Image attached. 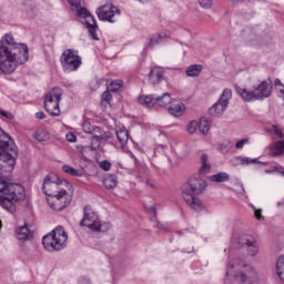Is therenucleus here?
Wrapping results in <instances>:
<instances>
[{
    "mask_svg": "<svg viewBox=\"0 0 284 284\" xmlns=\"http://www.w3.org/2000/svg\"><path fill=\"white\" fill-rule=\"evenodd\" d=\"M26 199V189L18 183H7L6 180L0 178V205L10 214L17 212L19 201Z\"/></svg>",
    "mask_w": 284,
    "mask_h": 284,
    "instance_id": "1",
    "label": "nucleus"
},
{
    "mask_svg": "<svg viewBox=\"0 0 284 284\" xmlns=\"http://www.w3.org/2000/svg\"><path fill=\"white\" fill-rule=\"evenodd\" d=\"M207 182L201 178H191L182 185V199L195 212L203 210V202L199 199L205 193Z\"/></svg>",
    "mask_w": 284,
    "mask_h": 284,
    "instance_id": "2",
    "label": "nucleus"
},
{
    "mask_svg": "<svg viewBox=\"0 0 284 284\" xmlns=\"http://www.w3.org/2000/svg\"><path fill=\"white\" fill-rule=\"evenodd\" d=\"M29 59V49L24 47L22 53L17 49L0 47V74H12L19 65H23Z\"/></svg>",
    "mask_w": 284,
    "mask_h": 284,
    "instance_id": "3",
    "label": "nucleus"
},
{
    "mask_svg": "<svg viewBox=\"0 0 284 284\" xmlns=\"http://www.w3.org/2000/svg\"><path fill=\"white\" fill-rule=\"evenodd\" d=\"M274 85L272 84V80L262 81L257 87H255L252 91H248L245 88H241L235 85V92L245 101L250 103L252 101H263L264 99H270L272 97V90Z\"/></svg>",
    "mask_w": 284,
    "mask_h": 284,
    "instance_id": "4",
    "label": "nucleus"
},
{
    "mask_svg": "<svg viewBox=\"0 0 284 284\" xmlns=\"http://www.w3.org/2000/svg\"><path fill=\"white\" fill-rule=\"evenodd\" d=\"M19 151L12 138L0 129V161L7 163L9 168H14Z\"/></svg>",
    "mask_w": 284,
    "mask_h": 284,
    "instance_id": "5",
    "label": "nucleus"
},
{
    "mask_svg": "<svg viewBox=\"0 0 284 284\" xmlns=\"http://www.w3.org/2000/svg\"><path fill=\"white\" fill-rule=\"evenodd\" d=\"M68 3L71 6L72 12H75L77 17L84 19V26H87L91 39L93 41H99V36H97L99 26L97 24L94 16L91 14L85 7H81V0H68Z\"/></svg>",
    "mask_w": 284,
    "mask_h": 284,
    "instance_id": "6",
    "label": "nucleus"
},
{
    "mask_svg": "<svg viewBox=\"0 0 284 284\" xmlns=\"http://www.w3.org/2000/svg\"><path fill=\"white\" fill-rule=\"evenodd\" d=\"M68 243V233L63 226H57L51 233L42 237V245L47 252H61Z\"/></svg>",
    "mask_w": 284,
    "mask_h": 284,
    "instance_id": "7",
    "label": "nucleus"
},
{
    "mask_svg": "<svg viewBox=\"0 0 284 284\" xmlns=\"http://www.w3.org/2000/svg\"><path fill=\"white\" fill-rule=\"evenodd\" d=\"M80 225L92 230V232H108L110 230V223H101L99 215L90 206H84Z\"/></svg>",
    "mask_w": 284,
    "mask_h": 284,
    "instance_id": "8",
    "label": "nucleus"
},
{
    "mask_svg": "<svg viewBox=\"0 0 284 284\" xmlns=\"http://www.w3.org/2000/svg\"><path fill=\"white\" fill-rule=\"evenodd\" d=\"M62 94L63 92L60 88H53L44 97V109L51 116H61L59 103H61Z\"/></svg>",
    "mask_w": 284,
    "mask_h": 284,
    "instance_id": "9",
    "label": "nucleus"
},
{
    "mask_svg": "<svg viewBox=\"0 0 284 284\" xmlns=\"http://www.w3.org/2000/svg\"><path fill=\"white\" fill-rule=\"evenodd\" d=\"M60 63L64 72H77L81 68V58L79 51L67 49L60 57Z\"/></svg>",
    "mask_w": 284,
    "mask_h": 284,
    "instance_id": "10",
    "label": "nucleus"
},
{
    "mask_svg": "<svg viewBox=\"0 0 284 284\" xmlns=\"http://www.w3.org/2000/svg\"><path fill=\"white\" fill-rule=\"evenodd\" d=\"M72 192L60 191V193L55 195H51L50 197H47V203L51 210L54 212H61L65 210L72 203Z\"/></svg>",
    "mask_w": 284,
    "mask_h": 284,
    "instance_id": "11",
    "label": "nucleus"
},
{
    "mask_svg": "<svg viewBox=\"0 0 284 284\" xmlns=\"http://www.w3.org/2000/svg\"><path fill=\"white\" fill-rule=\"evenodd\" d=\"M230 99H232V89H224L219 101L209 109V114L211 116H222L227 110V105H230Z\"/></svg>",
    "mask_w": 284,
    "mask_h": 284,
    "instance_id": "12",
    "label": "nucleus"
},
{
    "mask_svg": "<svg viewBox=\"0 0 284 284\" xmlns=\"http://www.w3.org/2000/svg\"><path fill=\"white\" fill-rule=\"evenodd\" d=\"M243 267L244 271L235 274V278L240 284H261L256 268L250 265H243Z\"/></svg>",
    "mask_w": 284,
    "mask_h": 284,
    "instance_id": "13",
    "label": "nucleus"
},
{
    "mask_svg": "<svg viewBox=\"0 0 284 284\" xmlns=\"http://www.w3.org/2000/svg\"><path fill=\"white\" fill-rule=\"evenodd\" d=\"M116 14H121V10L112 3L104 4L97 10L98 19L109 21V23H114Z\"/></svg>",
    "mask_w": 284,
    "mask_h": 284,
    "instance_id": "14",
    "label": "nucleus"
},
{
    "mask_svg": "<svg viewBox=\"0 0 284 284\" xmlns=\"http://www.w3.org/2000/svg\"><path fill=\"white\" fill-rule=\"evenodd\" d=\"M55 179L57 178L54 175H47L44 178L42 192L45 194L47 199L65 191L64 189H61V185L55 181Z\"/></svg>",
    "mask_w": 284,
    "mask_h": 284,
    "instance_id": "15",
    "label": "nucleus"
},
{
    "mask_svg": "<svg viewBox=\"0 0 284 284\" xmlns=\"http://www.w3.org/2000/svg\"><path fill=\"white\" fill-rule=\"evenodd\" d=\"M0 48H8V50H18V53H23V50L28 48V44H17L14 42V38L12 34L7 33L1 40H0Z\"/></svg>",
    "mask_w": 284,
    "mask_h": 284,
    "instance_id": "16",
    "label": "nucleus"
},
{
    "mask_svg": "<svg viewBox=\"0 0 284 284\" xmlns=\"http://www.w3.org/2000/svg\"><path fill=\"white\" fill-rule=\"evenodd\" d=\"M115 135L118 139V143L122 150H125V145H128V141H130V133H128L126 128H118L115 129Z\"/></svg>",
    "mask_w": 284,
    "mask_h": 284,
    "instance_id": "17",
    "label": "nucleus"
},
{
    "mask_svg": "<svg viewBox=\"0 0 284 284\" xmlns=\"http://www.w3.org/2000/svg\"><path fill=\"white\" fill-rule=\"evenodd\" d=\"M168 112L171 114V116H183L185 112V104L179 101L172 102L168 109Z\"/></svg>",
    "mask_w": 284,
    "mask_h": 284,
    "instance_id": "18",
    "label": "nucleus"
},
{
    "mask_svg": "<svg viewBox=\"0 0 284 284\" xmlns=\"http://www.w3.org/2000/svg\"><path fill=\"white\" fill-rule=\"evenodd\" d=\"M16 234L19 241H32V232H30L27 224L16 229Z\"/></svg>",
    "mask_w": 284,
    "mask_h": 284,
    "instance_id": "19",
    "label": "nucleus"
},
{
    "mask_svg": "<svg viewBox=\"0 0 284 284\" xmlns=\"http://www.w3.org/2000/svg\"><path fill=\"white\" fill-rule=\"evenodd\" d=\"M270 152L273 156H283L284 140L276 141L270 145Z\"/></svg>",
    "mask_w": 284,
    "mask_h": 284,
    "instance_id": "20",
    "label": "nucleus"
},
{
    "mask_svg": "<svg viewBox=\"0 0 284 284\" xmlns=\"http://www.w3.org/2000/svg\"><path fill=\"white\" fill-rule=\"evenodd\" d=\"M149 81L152 85H156L163 81V71L161 69H152L149 73Z\"/></svg>",
    "mask_w": 284,
    "mask_h": 284,
    "instance_id": "21",
    "label": "nucleus"
},
{
    "mask_svg": "<svg viewBox=\"0 0 284 284\" xmlns=\"http://www.w3.org/2000/svg\"><path fill=\"white\" fill-rule=\"evenodd\" d=\"M139 103H141V105H145L146 108H154V105H158L156 95L151 94V95L140 97Z\"/></svg>",
    "mask_w": 284,
    "mask_h": 284,
    "instance_id": "22",
    "label": "nucleus"
},
{
    "mask_svg": "<svg viewBox=\"0 0 284 284\" xmlns=\"http://www.w3.org/2000/svg\"><path fill=\"white\" fill-rule=\"evenodd\" d=\"M235 161L237 162V165H252V163H260L262 165H267V162H261L258 159H251L247 156H236Z\"/></svg>",
    "mask_w": 284,
    "mask_h": 284,
    "instance_id": "23",
    "label": "nucleus"
},
{
    "mask_svg": "<svg viewBox=\"0 0 284 284\" xmlns=\"http://www.w3.org/2000/svg\"><path fill=\"white\" fill-rule=\"evenodd\" d=\"M170 36L168 34H154L149 42V48H156V45L163 43L164 39H169Z\"/></svg>",
    "mask_w": 284,
    "mask_h": 284,
    "instance_id": "24",
    "label": "nucleus"
},
{
    "mask_svg": "<svg viewBox=\"0 0 284 284\" xmlns=\"http://www.w3.org/2000/svg\"><path fill=\"white\" fill-rule=\"evenodd\" d=\"M203 72V65L201 64H191L186 68V77H199Z\"/></svg>",
    "mask_w": 284,
    "mask_h": 284,
    "instance_id": "25",
    "label": "nucleus"
},
{
    "mask_svg": "<svg viewBox=\"0 0 284 284\" xmlns=\"http://www.w3.org/2000/svg\"><path fill=\"white\" fill-rule=\"evenodd\" d=\"M156 101L160 108H165L172 103V95L170 93H163L162 95L156 97Z\"/></svg>",
    "mask_w": 284,
    "mask_h": 284,
    "instance_id": "26",
    "label": "nucleus"
},
{
    "mask_svg": "<svg viewBox=\"0 0 284 284\" xmlns=\"http://www.w3.org/2000/svg\"><path fill=\"white\" fill-rule=\"evenodd\" d=\"M118 183H119V181L116 180V176H114V175H106L103 179V185H104V187H106V190H114V187H116Z\"/></svg>",
    "mask_w": 284,
    "mask_h": 284,
    "instance_id": "27",
    "label": "nucleus"
},
{
    "mask_svg": "<svg viewBox=\"0 0 284 284\" xmlns=\"http://www.w3.org/2000/svg\"><path fill=\"white\" fill-rule=\"evenodd\" d=\"M235 241L239 247H247L251 243H254V237L251 235H240Z\"/></svg>",
    "mask_w": 284,
    "mask_h": 284,
    "instance_id": "28",
    "label": "nucleus"
},
{
    "mask_svg": "<svg viewBox=\"0 0 284 284\" xmlns=\"http://www.w3.org/2000/svg\"><path fill=\"white\" fill-rule=\"evenodd\" d=\"M210 181H214L215 183H225L230 181V174L225 172H220L210 176Z\"/></svg>",
    "mask_w": 284,
    "mask_h": 284,
    "instance_id": "29",
    "label": "nucleus"
},
{
    "mask_svg": "<svg viewBox=\"0 0 284 284\" xmlns=\"http://www.w3.org/2000/svg\"><path fill=\"white\" fill-rule=\"evenodd\" d=\"M201 163H202V166L199 170L200 174H207V172L212 170V165L207 163V154L201 155Z\"/></svg>",
    "mask_w": 284,
    "mask_h": 284,
    "instance_id": "30",
    "label": "nucleus"
},
{
    "mask_svg": "<svg viewBox=\"0 0 284 284\" xmlns=\"http://www.w3.org/2000/svg\"><path fill=\"white\" fill-rule=\"evenodd\" d=\"M91 135L97 139H102L103 141H109V139H110V134L103 133V131L99 126L93 128Z\"/></svg>",
    "mask_w": 284,
    "mask_h": 284,
    "instance_id": "31",
    "label": "nucleus"
},
{
    "mask_svg": "<svg viewBox=\"0 0 284 284\" xmlns=\"http://www.w3.org/2000/svg\"><path fill=\"white\" fill-rule=\"evenodd\" d=\"M276 274L281 278V281H284V255H281L277 260Z\"/></svg>",
    "mask_w": 284,
    "mask_h": 284,
    "instance_id": "32",
    "label": "nucleus"
},
{
    "mask_svg": "<svg viewBox=\"0 0 284 284\" xmlns=\"http://www.w3.org/2000/svg\"><path fill=\"white\" fill-rule=\"evenodd\" d=\"M62 172H65V174H70L71 176H83V173L80 170H77L68 164L62 166Z\"/></svg>",
    "mask_w": 284,
    "mask_h": 284,
    "instance_id": "33",
    "label": "nucleus"
},
{
    "mask_svg": "<svg viewBox=\"0 0 284 284\" xmlns=\"http://www.w3.org/2000/svg\"><path fill=\"white\" fill-rule=\"evenodd\" d=\"M123 88V80H113L109 82V88L108 90L110 92H119Z\"/></svg>",
    "mask_w": 284,
    "mask_h": 284,
    "instance_id": "34",
    "label": "nucleus"
},
{
    "mask_svg": "<svg viewBox=\"0 0 284 284\" xmlns=\"http://www.w3.org/2000/svg\"><path fill=\"white\" fill-rule=\"evenodd\" d=\"M197 128L201 132V134H207L210 132V122L205 119H201L200 122L197 123Z\"/></svg>",
    "mask_w": 284,
    "mask_h": 284,
    "instance_id": "35",
    "label": "nucleus"
},
{
    "mask_svg": "<svg viewBox=\"0 0 284 284\" xmlns=\"http://www.w3.org/2000/svg\"><path fill=\"white\" fill-rule=\"evenodd\" d=\"M33 138L36 139V141L43 142V141H48V139H50V135L45 130H38L33 134Z\"/></svg>",
    "mask_w": 284,
    "mask_h": 284,
    "instance_id": "36",
    "label": "nucleus"
},
{
    "mask_svg": "<svg viewBox=\"0 0 284 284\" xmlns=\"http://www.w3.org/2000/svg\"><path fill=\"white\" fill-rule=\"evenodd\" d=\"M248 256H256L258 254V244L256 240L253 239V242L246 246Z\"/></svg>",
    "mask_w": 284,
    "mask_h": 284,
    "instance_id": "37",
    "label": "nucleus"
},
{
    "mask_svg": "<svg viewBox=\"0 0 284 284\" xmlns=\"http://www.w3.org/2000/svg\"><path fill=\"white\" fill-rule=\"evenodd\" d=\"M112 91H110L109 89L106 91H104L101 94V103L102 105H110V102L112 101V93H110Z\"/></svg>",
    "mask_w": 284,
    "mask_h": 284,
    "instance_id": "38",
    "label": "nucleus"
},
{
    "mask_svg": "<svg viewBox=\"0 0 284 284\" xmlns=\"http://www.w3.org/2000/svg\"><path fill=\"white\" fill-rule=\"evenodd\" d=\"M103 141H108V140L92 136L91 144H90L91 150H93V152H97V150H99V148H101V143H103Z\"/></svg>",
    "mask_w": 284,
    "mask_h": 284,
    "instance_id": "39",
    "label": "nucleus"
},
{
    "mask_svg": "<svg viewBox=\"0 0 284 284\" xmlns=\"http://www.w3.org/2000/svg\"><path fill=\"white\" fill-rule=\"evenodd\" d=\"M234 148V144L230 140H225L222 144H220L221 152H230Z\"/></svg>",
    "mask_w": 284,
    "mask_h": 284,
    "instance_id": "40",
    "label": "nucleus"
},
{
    "mask_svg": "<svg viewBox=\"0 0 284 284\" xmlns=\"http://www.w3.org/2000/svg\"><path fill=\"white\" fill-rule=\"evenodd\" d=\"M82 130L87 134H92L94 126L90 122L85 121L82 123Z\"/></svg>",
    "mask_w": 284,
    "mask_h": 284,
    "instance_id": "41",
    "label": "nucleus"
},
{
    "mask_svg": "<svg viewBox=\"0 0 284 284\" xmlns=\"http://www.w3.org/2000/svg\"><path fill=\"white\" fill-rule=\"evenodd\" d=\"M196 130H199V122L191 121L189 126H187L189 134H194V132H196Z\"/></svg>",
    "mask_w": 284,
    "mask_h": 284,
    "instance_id": "42",
    "label": "nucleus"
},
{
    "mask_svg": "<svg viewBox=\"0 0 284 284\" xmlns=\"http://www.w3.org/2000/svg\"><path fill=\"white\" fill-rule=\"evenodd\" d=\"M100 168L104 172H110V170L112 168V163H110V161H108V160H103L102 162H100Z\"/></svg>",
    "mask_w": 284,
    "mask_h": 284,
    "instance_id": "43",
    "label": "nucleus"
},
{
    "mask_svg": "<svg viewBox=\"0 0 284 284\" xmlns=\"http://www.w3.org/2000/svg\"><path fill=\"white\" fill-rule=\"evenodd\" d=\"M246 143H250V138H244V139L237 141L235 143L236 150H243V148H244V145H246Z\"/></svg>",
    "mask_w": 284,
    "mask_h": 284,
    "instance_id": "44",
    "label": "nucleus"
},
{
    "mask_svg": "<svg viewBox=\"0 0 284 284\" xmlns=\"http://www.w3.org/2000/svg\"><path fill=\"white\" fill-rule=\"evenodd\" d=\"M199 4L201 8L209 10V8H212V0H199Z\"/></svg>",
    "mask_w": 284,
    "mask_h": 284,
    "instance_id": "45",
    "label": "nucleus"
},
{
    "mask_svg": "<svg viewBox=\"0 0 284 284\" xmlns=\"http://www.w3.org/2000/svg\"><path fill=\"white\" fill-rule=\"evenodd\" d=\"M272 130H273L275 136H277L278 139L284 138L283 131L281 129H278V126L272 125Z\"/></svg>",
    "mask_w": 284,
    "mask_h": 284,
    "instance_id": "46",
    "label": "nucleus"
},
{
    "mask_svg": "<svg viewBox=\"0 0 284 284\" xmlns=\"http://www.w3.org/2000/svg\"><path fill=\"white\" fill-rule=\"evenodd\" d=\"M67 141H69V143H74V141H77V135L75 134H67Z\"/></svg>",
    "mask_w": 284,
    "mask_h": 284,
    "instance_id": "47",
    "label": "nucleus"
},
{
    "mask_svg": "<svg viewBox=\"0 0 284 284\" xmlns=\"http://www.w3.org/2000/svg\"><path fill=\"white\" fill-rule=\"evenodd\" d=\"M36 119H39L40 121H43V119H45V113H43L42 111H39L36 113Z\"/></svg>",
    "mask_w": 284,
    "mask_h": 284,
    "instance_id": "48",
    "label": "nucleus"
},
{
    "mask_svg": "<svg viewBox=\"0 0 284 284\" xmlns=\"http://www.w3.org/2000/svg\"><path fill=\"white\" fill-rule=\"evenodd\" d=\"M145 184H146L148 187H150L151 190H156V185L154 184L153 181L146 180Z\"/></svg>",
    "mask_w": 284,
    "mask_h": 284,
    "instance_id": "49",
    "label": "nucleus"
},
{
    "mask_svg": "<svg viewBox=\"0 0 284 284\" xmlns=\"http://www.w3.org/2000/svg\"><path fill=\"white\" fill-rule=\"evenodd\" d=\"M273 172H278V165H274L271 170H265L266 174H272Z\"/></svg>",
    "mask_w": 284,
    "mask_h": 284,
    "instance_id": "50",
    "label": "nucleus"
},
{
    "mask_svg": "<svg viewBox=\"0 0 284 284\" xmlns=\"http://www.w3.org/2000/svg\"><path fill=\"white\" fill-rule=\"evenodd\" d=\"M254 216L257 219V221H261L263 219V215L261 214V210H254Z\"/></svg>",
    "mask_w": 284,
    "mask_h": 284,
    "instance_id": "51",
    "label": "nucleus"
},
{
    "mask_svg": "<svg viewBox=\"0 0 284 284\" xmlns=\"http://www.w3.org/2000/svg\"><path fill=\"white\" fill-rule=\"evenodd\" d=\"M79 283H81V284H90V278H88V277H80Z\"/></svg>",
    "mask_w": 284,
    "mask_h": 284,
    "instance_id": "52",
    "label": "nucleus"
},
{
    "mask_svg": "<svg viewBox=\"0 0 284 284\" xmlns=\"http://www.w3.org/2000/svg\"><path fill=\"white\" fill-rule=\"evenodd\" d=\"M277 174H282V176H284V166H277Z\"/></svg>",
    "mask_w": 284,
    "mask_h": 284,
    "instance_id": "53",
    "label": "nucleus"
},
{
    "mask_svg": "<svg viewBox=\"0 0 284 284\" xmlns=\"http://www.w3.org/2000/svg\"><path fill=\"white\" fill-rule=\"evenodd\" d=\"M274 85H281L282 88H284V84H282L281 79H275Z\"/></svg>",
    "mask_w": 284,
    "mask_h": 284,
    "instance_id": "54",
    "label": "nucleus"
},
{
    "mask_svg": "<svg viewBox=\"0 0 284 284\" xmlns=\"http://www.w3.org/2000/svg\"><path fill=\"white\" fill-rule=\"evenodd\" d=\"M163 150H165L164 145H160L155 149V152H163Z\"/></svg>",
    "mask_w": 284,
    "mask_h": 284,
    "instance_id": "55",
    "label": "nucleus"
},
{
    "mask_svg": "<svg viewBox=\"0 0 284 284\" xmlns=\"http://www.w3.org/2000/svg\"><path fill=\"white\" fill-rule=\"evenodd\" d=\"M151 212L154 214V216H156V209L151 207Z\"/></svg>",
    "mask_w": 284,
    "mask_h": 284,
    "instance_id": "56",
    "label": "nucleus"
},
{
    "mask_svg": "<svg viewBox=\"0 0 284 284\" xmlns=\"http://www.w3.org/2000/svg\"><path fill=\"white\" fill-rule=\"evenodd\" d=\"M136 1H139L140 3H148V1L150 0H136Z\"/></svg>",
    "mask_w": 284,
    "mask_h": 284,
    "instance_id": "57",
    "label": "nucleus"
},
{
    "mask_svg": "<svg viewBox=\"0 0 284 284\" xmlns=\"http://www.w3.org/2000/svg\"><path fill=\"white\" fill-rule=\"evenodd\" d=\"M1 115H2V116H7V118H8V112L2 111V112H1Z\"/></svg>",
    "mask_w": 284,
    "mask_h": 284,
    "instance_id": "58",
    "label": "nucleus"
},
{
    "mask_svg": "<svg viewBox=\"0 0 284 284\" xmlns=\"http://www.w3.org/2000/svg\"><path fill=\"white\" fill-rule=\"evenodd\" d=\"M230 270H234V264H229Z\"/></svg>",
    "mask_w": 284,
    "mask_h": 284,
    "instance_id": "59",
    "label": "nucleus"
},
{
    "mask_svg": "<svg viewBox=\"0 0 284 284\" xmlns=\"http://www.w3.org/2000/svg\"><path fill=\"white\" fill-rule=\"evenodd\" d=\"M1 227H3V223H2L1 220H0V230H1Z\"/></svg>",
    "mask_w": 284,
    "mask_h": 284,
    "instance_id": "60",
    "label": "nucleus"
},
{
    "mask_svg": "<svg viewBox=\"0 0 284 284\" xmlns=\"http://www.w3.org/2000/svg\"><path fill=\"white\" fill-rule=\"evenodd\" d=\"M226 274H230V270L226 271Z\"/></svg>",
    "mask_w": 284,
    "mask_h": 284,
    "instance_id": "61",
    "label": "nucleus"
}]
</instances>
